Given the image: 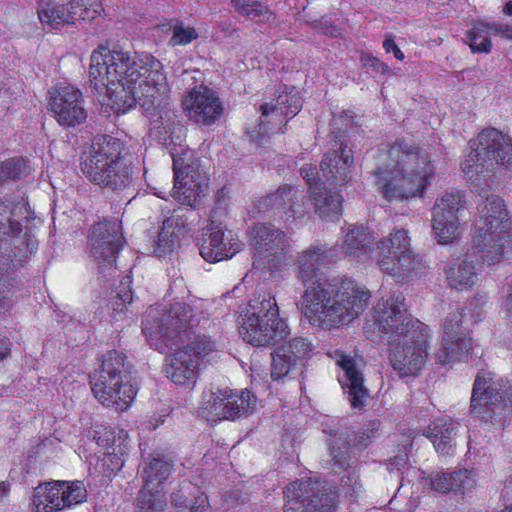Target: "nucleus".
<instances>
[{
  "instance_id": "nucleus-37",
  "label": "nucleus",
  "mask_w": 512,
  "mask_h": 512,
  "mask_svg": "<svg viewBox=\"0 0 512 512\" xmlns=\"http://www.w3.org/2000/svg\"><path fill=\"white\" fill-rule=\"evenodd\" d=\"M459 424L451 420H439L429 426L425 435L431 439L438 453L449 455L455 446L454 439L457 435Z\"/></svg>"
},
{
  "instance_id": "nucleus-16",
  "label": "nucleus",
  "mask_w": 512,
  "mask_h": 512,
  "mask_svg": "<svg viewBox=\"0 0 512 512\" xmlns=\"http://www.w3.org/2000/svg\"><path fill=\"white\" fill-rule=\"evenodd\" d=\"M284 512H332L331 499L317 481H295L284 490Z\"/></svg>"
},
{
  "instance_id": "nucleus-24",
  "label": "nucleus",
  "mask_w": 512,
  "mask_h": 512,
  "mask_svg": "<svg viewBox=\"0 0 512 512\" xmlns=\"http://www.w3.org/2000/svg\"><path fill=\"white\" fill-rule=\"evenodd\" d=\"M250 237L259 253L274 256L279 263L285 260L290 250V243L285 234L272 225L258 224L252 227Z\"/></svg>"
},
{
  "instance_id": "nucleus-52",
  "label": "nucleus",
  "mask_w": 512,
  "mask_h": 512,
  "mask_svg": "<svg viewBox=\"0 0 512 512\" xmlns=\"http://www.w3.org/2000/svg\"><path fill=\"white\" fill-rule=\"evenodd\" d=\"M300 174L302 178L307 182L309 186L310 193L316 187H323L324 183L321 180H316V176L318 175L317 169L312 165H304L300 169Z\"/></svg>"
},
{
  "instance_id": "nucleus-11",
  "label": "nucleus",
  "mask_w": 512,
  "mask_h": 512,
  "mask_svg": "<svg viewBox=\"0 0 512 512\" xmlns=\"http://www.w3.org/2000/svg\"><path fill=\"white\" fill-rule=\"evenodd\" d=\"M372 321L387 340L394 335H403L412 329H420L426 325L408 313L405 297L402 294H394L384 299L381 298L372 311Z\"/></svg>"
},
{
  "instance_id": "nucleus-63",
  "label": "nucleus",
  "mask_w": 512,
  "mask_h": 512,
  "mask_svg": "<svg viewBox=\"0 0 512 512\" xmlns=\"http://www.w3.org/2000/svg\"><path fill=\"white\" fill-rule=\"evenodd\" d=\"M7 290V281L4 273L0 271V299L5 297V293Z\"/></svg>"
},
{
  "instance_id": "nucleus-17",
  "label": "nucleus",
  "mask_w": 512,
  "mask_h": 512,
  "mask_svg": "<svg viewBox=\"0 0 512 512\" xmlns=\"http://www.w3.org/2000/svg\"><path fill=\"white\" fill-rule=\"evenodd\" d=\"M303 194L296 187L284 184L273 193L262 197L257 207L260 212L269 213L273 218L293 223L302 219L306 214Z\"/></svg>"
},
{
  "instance_id": "nucleus-62",
  "label": "nucleus",
  "mask_w": 512,
  "mask_h": 512,
  "mask_svg": "<svg viewBox=\"0 0 512 512\" xmlns=\"http://www.w3.org/2000/svg\"><path fill=\"white\" fill-rule=\"evenodd\" d=\"M362 490V484L360 483V481L358 480V484H352L350 486V488L347 490V493H350V496L351 497H357V495L361 492Z\"/></svg>"
},
{
  "instance_id": "nucleus-5",
  "label": "nucleus",
  "mask_w": 512,
  "mask_h": 512,
  "mask_svg": "<svg viewBox=\"0 0 512 512\" xmlns=\"http://www.w3.org/2000/svg\"><path fill=\"white\" fill-rule=\"evenodd\" d=\"M124 144L110 135L96 136L81 156L80 169L93 184L111 191L128 188L133 181V167L123 154Z\"/></svg>"
},
{
  "instance_id": "nucleus-40",
  "label": "nucleus",
  "mask_w": 512,
  "mask_h": 512,
  "mask_svg": "<svg viewBox=\"0 0 512 512\" xmlns=\"http://www.w3.org/2000/svg\"><path fill=\"white\" fill-rule=\"evenodd\" d=\"M268 319L269 321L282 320L274 297H258L250 301L249 305L240 314L239 318Z\"/></svg>"
},
{
  "instance_id": "nucleus-39",
  "label": "nucleus",
  "mask_w": 512,
  "mask_h": 512,
  "mask_svg": "<svg viewBox=\"0 0 512 512\" xmlns=\"http://www.w3.org/2000/svg\"><path fill=\"white\" fill-rule=\"evenodd\" d=\"M232 7L242 16L259 23H276V15L256 0H231Z\"/></svg>"
},
{
  "instance_id": "nucleus-45",
  "label": "nucleus",
  "mask_w": 512,
  "mask_h": 512,
  "mask_svg": "<svg viewBox=\"0 0 512 512\" xmlns=\"http://www.w3.org/2000/svg\"><path fill=\"white\" fill-rule=\"evenodd\" d=\"M55 485L61 487L62 510L86 501L87 491L82 482L55 481Z\"/></svg>"
},
{
  "instance_id": "nucleus-41",
  "label": "nucleus",
  "mask_w": 512,
  "mask_h": 512,
  "mask_svg": "<svg viewBox=\"0 0 512 512\" xmlns=\"http://www.w3.org/2000/svg\"><path fill=\"white\" fill-rule=\"evenodd\" d=\"M135 512H164L166 498L164 490L143 486L135 499Z\"/></svg>"
},
{
  "instance_id": "nucleus-31",
  "label": "nucleus",
  "mask_w": 512,
  "mask_h": 512,
  "mask_svg": "<svg viewBox=\"0 0 512 512\" xmlns=\"http://www.w3.org/2000/svg\"><path fill=\"white\" fill-rule=\"evenodd\" d=\"M381 270L391 275L396 281H403L416 270L419 262L410 247L400 250L394 255H386L378 259Z\"/></svg>"
},
{
  "instance_id": "nucleus-49",
  "label": "nucleus",
  "mask_w": 512,
  "mask_h": 512,
  "mask_svg": "<svg viewBox=\"0 0 512 512\" xmlns=\"http://www.w3.org/2000/svg\"><path fill=\"white\" fill-rule=\"evenodd\" d=\"M132 279L129 275H126L120 281L119 286L117 287V295H116V307L114 310L123 311V308L126 304H130L133 300V293L131 289Z\"/></svg>"
},
{
  "instance_id": "nucleus-61",
  "label": "nucleus",
  "mask_w": 512,
  "mask_h": 512,
  "mask_svg": "<svg viewBox=\"0 0 512 512\" xmlns=\"http://www.w3.org/2000/svg\"><path fill=\"white\" fill-rule=\"evenodd\" d=\"M10 484L8 482H0V501H3L9 494Z\"/></svg>"
},
{
  "instance_id": "nucleus-8",
  "label": "nucleus",
  "mask_w": 512,
  "mask_h": 512,
  "mask_svg": "<svg viewBox=\"0 0 512 512\" xmlns=\"http://www.w3.org/2000/svg\"><path fill=\"white\" fill-rule=\"evenodd\" d=\"M471 412L485 422L504 425L512 411V387L490 373H479L475 379Z\"/></svg>"
},
{
  "instance_id": "nucleus-27",
  "label": "nucleus",
  "mask_w": 512,
  "mask_h": 512,
  "mask_svg": "<svg viewBox=\"0 0 512 512\" xmlns=\"http://www.w3.org/2000/svg\"><path fill=\"white\" fill-rule=\"evenodd\" d=\"M302 98L295 88L280 93L274 104H262L260 106L261 119L259 123V133H266V123L263 118L272 117L274 122L281 123L284 117L293 118L296 116L302 108Z\"/></svg>"
},
{
  "instance_id": "nucleus-33",
  "label": "nucleus",
  "mask_w": 512,
  "mask_h": 512,
  "mask_svg": "<svg viewBox=\"0 0 512 512\" xmlns=\"http://www.w3.org/2000/svg\"><path fill=\"white\" fill-rule=\"evenodd\" d=\"M38 18L44 29L49 31L60 29L66 24L74 23V14L69 8L62 4L41 0L38 6Z\"/></svg>"
},
{
  "instance_id": "nucleus-14",
  "label": "nucleus",
  "mask_w": 512,
  "mask_h": 512,
  "mask_svg": "<svg viewBox=\"0 0 512 512\" xmlns=\"http://www.w3.org/2000/svg\"><path fill=\"white\" fill-rule=\"evenodd\" d=\"M466 207L463 192L445 191L433 206L432 229L441 244L453 242L459 235L458 213Z\"/></svg>"
},
{
  "instance_id": "nucleus-59",
  "label": "nucleus",
  "mask_w": 512,
  "mask_h": 512,
  "mask_svg": "<svg viewBox=\"0 0 512 512\" xmlns=\"http://www.w3.org/2000/svg\"><path fill=\"white\" fill-rule=\"evenodd\" d=\"M380 427V423L378 421H372L368 423L363 430H366L367 439H371L375 437Z\"/></svg>"
},
{
  "instance_id": "nucleus-19",
  "label": "nucleus",
  "mask_w": 512,
  "mask_h": 512,
  "mask_svg": "<svg viewBox=\"0 0 512 512\" xmlns=\"http://www.w3.org/2000/svg\"><path fill=\"white\" fill-rule=\"evenodd\" d=\"M511 233L505 230H478L470 249L466 252L478 266L494 265L504 257V249L511 242Z\"/></svg>"
},
{
  "instance_id": "nucleus-2",
  "label": "nucleus",
  "mask_w": 512,
  "mask_h": 512,
  "mask_svg": "<svg viewBox=\"0 0 512 512\" xmlns=\"http://www.w3.org/2000/svg\"><path fill=\"white\" fill-rule=\"evenodd\" d=\"M338 249L314 244L299 252L294 262L297 280L305 286L299 302L310 324L324 329L338 328L357 318L366 308L370 292L352 281H321L320 271L337 262Z\"/></svg>"
},
{
  "instance_id": "nucleus-57",
  "label": "nucleus",
  "mask_w": 512,
  "mask_h": 512,
  "mask_svg": "<svg viewBox=\"0 0 512 512\" xmlns=\"http://www.w3.org/2000/svg\"><path fill=\"white\" fill-rule=\"evenodd\" d=\"M383 47L387 53L393 52L395 58L398 60L404 59L403 52L399 49V47L394 42L392 36L386 37V39L383 42Z\"/></svg>"
},
{
  "instance_id": "nucleus-23",
  "label": "nucleus",
  "mask_w": 512,
  "mask_h": 512,
  "mask_svg": "<svg viewBox=\"0 0 512 512\" xmlns=\"http://www.w3.org/2000/svg\"><path fill=\"white\" fill-rule=\"evenodd\" d=\"M311 351L310 344L305 338L296 337L282 344L271 354V376L278 380L299 371L304 359Z\"/></svg>"
},
{
  "instance_id": "nucleus-10",
  "label": "nucleus",
  "mask_w": 512,
  "mask_h": 512,
  "mask_svg": "<svg viewBox=\"0 0 512 512\" xmlns=\"http://www.w3.org/2000/svg\"><path fill=\"white\" fill-rule=\"evenodd\" d=\"M256 404V396L249 391L234 393L230 389H219L203 396L200 413L211 421L235 420L253 413Z\"/></svg>"
},
{
  "instance_id": "nucleus-47",
  "label": "nucleus",
  "mask_w": 512,
  "mask_h": 512,
  "mask_svg": "<svg viewBox=\"0 0 512 512\" xmlns=\"http://www.w3.org/2000/svg\"><path fill=\"white\" fill-rule=\"evenodd\" d=\"M410 247V238L404 229L395 230L388 237L383 238L378 243L379 258L386 255H394Z\"/></svg>"
},
{
  "instance_id": "nucleus-26",
  "label": "nucleus",
  "mask_w": 512,
  "mask_h": 512,
  "mask_svg": "<svg viewBox=\"0 0 512 512\" xmlns=\"http://www.w3.org/2000/svg\"><path fill=\"white\" fill-rule=\"evenodd\" d=\"M337 363L344 371L340 382L344 392L348 395L351 407L362 409L369 398V391L364 385L363 374L356 367L355 360L350 356L341 355Z\"/></svg>"
},
{
  "instance_id": "nucleus-34",
  "label": "nucleus",
  "mask_w": 512,
  "mask_h": 512,
  "mask_svg": "<svg viewBox=\"0 0 512 512\" xmlns=\"http://www.w3.org/2000/svg\"><path fill=\"white\" fill-rule=\"evenodd\" d=\"M429 480L431 488L441 493L470 489L475 482L472 472L466 469L454 472H436L429 476Z\"/></svg>"
},
{
  "instance_id": "nucleus-15",
  "label": "nucleus",
  "mask_w": 512,
  "mask_h": 512,
  "mask_svg": "<svg viewBox=\"0 0 512 512\" xmlns=\"http://www.w3.org/2000/svg\"><path fill=\"white\" fill-rule=\"evenodd\" d=\"M91 254L104 270L113 269L117 255L124 244L121 224L118 220H104L93 225L90 233Z\"/></svg>"
},
{
  "instance_id": "nucleus-13",
  "label": "nucleus",
  "mask_w": 512,
  "mask_h": 512,
  "mask_svg": "<svg viewBox=\"0 0 512 512\" xmlns=\"http://www.w3.org/2000/svg\"><path fill=\"white\" fill-rule=\"evenodd\" d=\"M226 216L224 203L218 201L210 213L208 237L203 240L200 254L208 262H219L231 258L239 249L240 244L231 230H227L222 218Z\"/></svg>"
},
{
  "instance_id": "nucleus-36",
  "label": "nucleus",
  "mask_w": 512,
  "mask_h": 512,
  "mask_svg": "<svg viewBox=\"0 0 512 512\" xmlns=\"http://www.w3.org/2000/svg\"><path fill=\"white\" fill-rule=\"evenodd\" d=\"M174 461L172 458L156 453L143 469L144 485L153 489H164V482L170 476Z\"/></svg>"
},
{
  "instance_id": "nucleus-7",
  "label": "nucleus",
  "mask_w": 512,
  "mask_h": 512,
  "mask_svg": "<svg viewBox=\"0 0 512 512\" xmlns=\"http://www.w3.org/2000/svg\"><path fill=\"white\" fill-rule=\"evenodd\" d=\"M119 351L111 350L102 356L98 370L90 374L95 398L117 412L125 411L133 402L136 390L130 383L131 365Z\"/></svg>"
},
{
  "instance_id": "nucleus-21",
  "label": "nucleus",
  "mask_w": 512,
  "mask_h": 512,
  "mask_svg": "<svg viewBox=\"0 0 512 512\" xmlns=\"http://www.w3.org/2000/svg\"><path fill=\"white\" fill-rule=\"evenodd\" d=\"M239 334L253 346H268L283 340L288 334L284 320L269 321L258 318H239Z\"/></svg>"
},
{
  "instance_id": "nucleus-38",
  "label": "nucleus",
  "mask_w": 512,
  "mask_h": 512,
  "mask_svg": "<svg viewBox=\"0 0 512 512\" xmlns=\"http://www.w3.org/2000/svg\"><path fill=\"white\" fill-rule=\"evenodd\" d=\"M34 506L37 512L61 511V487L55 481L40 483L34 488Z\"/></svg>"
},
{
  "instance_id": "nucleus-53",
  "label": "nucleus",
  "mask_w": 512,
  "mask_h": 512,
  "mask_svg": "<svg viewBox=\"0 0 512 512\" xmlns=\"http://www.w3.org/2000/svg\"><path fill=\"white\" fill-rule=\"evenodd\" d=\"M360 60L364 67L371 68L375 72H381L382 74H385L389 71L388 65L381 62L373 55L362 54Z\"/></svg>"
},
{
  "instance_id": "nucleus-32",
  "label": "nucleus",
  "mask_w": 512,
  "mask_h": 512,
  "mask_svg": "<svg viewBox=\"0 0 512 512\" xmlns=\"http://www.w3.org/2000/svg\"><path fill=\"white\" fill-rule=\"evenodd\" d=\"M315 212L322 220L336 221L342 213V196L323 187H316L310 193Z\"/></svg>"
},
{
  "instance_id": "nucleus-3",
  "label": "nucleus",
  "mask_w": 512,
  "mask_h": 512,
  "mask_svg": "<svg viewBox=\"0 0 512 512\" xmlns=\"http://www.w3.org/2000/svg\"><path fill=\"white\" fill-rule=\"evenodd\" d=\"M197 320L190 305L177 302L154 318L143 323V332L155 349L175 350L166 368L167 376L178 385L196 382L200 358L214 350L215 344L205 335H196L192 328Z\"/></svg>"
},
{
  "instance_id": "nucleus-30",
  "label": "nucleus",
  "mask_w": 512,
  "mask_h": 512,
  "mask_svg": "<svg viewBox=\"0 0 512 512\" xmlns=\"http://www.w3.org/2000/svg\"><path fill=\"white\" fill-rule=\"evenodd\" d=\"M479 268L467 253L457 258L446 270L449 286L458 291L472 288L477 282Z\"/></svg>"
},
{
  "instance_id": "nucleus-48",
  "label": "nucleus",
  "mask_w": 512,
  "mask_h": 512,
  "mask_svg": "<svg viewBox=\"0 0 512 512\" xmlns=\"http://www.w3.org/2000/svg\"><path fill=\"white\" fill-rule=\"evenodd\" d=\"M127 433L123 429H105L98 436V443L106 447L109 455H123L127 450L126 445Z\"/></svg>"
},
{
  "instance_id": "nucleus-64",
  "label": "nucleus",
  "mask_w": 512,
  "mask_h": 512,
  "mask_svg": "<svg viewBox=\"0 0 512 512\" xmlns=\"http://www.w3.org/2000/svg\"><path fill=\"white\" fill-rule=\"evenodd\" d=\"M9 348L7 342L0 338V361L7 357Z\"/></svg>"
},
{
  "instance_id": "nucleus-54",
  "label": "nucleus",
  "mask_w": 512,
  "mask_h": 512,
  "mask_svg": "<svg viewBox=\"0 0 512 512\" xmlns=\"http://www.w3.org/2000/svg\"><path fill=\"white\" fill-rule=\"evenodd\" d=\"M192 512H205L208 508V499L203 493H200L197 489L194 494H192L191 502H189V506Z\"/></svg>"
},
{
  "instance_id": "nucleus-55",
  "label": "nucleus",
  "mask_w": 512,
  "mask_h": 512,
  "mask_svg": "<svg viewBox=\"0 0 512 512\" xmlns=\"http://www.w3.org/2000/svg\"><path fill=\"white\" fill-rule=\"evenodd\" d=\"M408 463V456L406 453L396 455L394 458L389 459L387 462V469L390 472H400Z\"/></svg>"
},
{
  "instance_id": "nucleus-58",
  "label": "nucleus",
  "mask_w": 512,
  "mask_h": 512,
  "mask_svg": "<svg viewBox=\"0 0 512 512\" xmlns=\"http://www.w3.org/2000/svg\"><path fill=\"white\" fill-rule=\"evenodd\" d=\"M351 434V445L363 449L368 446V440L366 430H362L359 434L349 432Z\"/></svg>"
},
{
  "instance_id": "nucleus-46",
  "label": "nucleus",
  "mask_w": 512,
  "mask_h": 512,
  "mask_svg": "<svg viewBox=\"0 0 512 512\" xmlns=\"http://www.w3.org/2000/svg\"><path fill=\"white\" fill-rule=\"evenodd\" d=\"M28 160L23 157H13L0 163V186L7 181H16L28 175Z\"/></svg>"
},
{
  "instance_id": "nucleus-35",
  "label": "nucleus",
  "mask_w": 512,
  "mask_h": 512,
  "mask_svg": "<svg viewBox=\"0 0 512 512\" xmlns=\"http://www.w3.org/2000/svg\"><path fill=\"white\" fill-rule=\"evenodd\" d=\"M372 243V235L365 227L350 225L344 233L341 248L347 256L360 258L372 251Z\"/></svg>"
},
{
  "instance_id": "nucleus-50",
  "label": "nucleus",
  "mask_w": 512,
  "mask_h": 512,
  "mask_svg": "<svg viewBox=\"0 0 512 512\" xmlns=\"http://www.w3.org/2000/svg\"><path fill=\"white\" fill-rule=\"evenodd\" d=\"M197 490L191 482L181 484L171 494V502L177 507H188L191 502L192 494Z\"/></svg>"
},
{
  "instance_id": "nucleus-56",
  "label": "nucleus",
  "mask_w": 512,
  "mask_h": 512,
  "mask_svg": "<svg viewBox=\"0 0 512 512\" xmlns=\"http://www.w3.org/2000/svg\"><path fill=\"white\" fill-rule=\"evenodd\" d=\"M315 28H317L320 32L325 35L337 36L339 35V29L337 26L333 25L329 21L322 19L315 24Z\"/></svg>"
},
{
  "instance_id": "nucleus-51",
  "label": "nucleus",
  "mask_w": 512,
  "mask_h": 512,
  "mask_svg": "<svg viewBox=\"0 0 512 512\" xmlns=\"http://www.w3.org/2000/svg\"><path fill=\"white\" fill-rule=\"evenodd\" d=\"M198 38V33L194 28L175 25L173 35L169 40L171 46L187 45Z\"/></svg>"
},
{
  "instance_id": "nucleus-1",
  "label": "nucleus",
  "mask_w": 512,
  "mask_h": 512,
  "mask_svg": "<svg viewBox=\"0 0 512 512\" xmlns=\"http://www.w3.org/2000/svg\"><path fill=\"white\" fill-rule=\"evenodd\" d=\"M89 82L96 91L106 92L118 114L139 106L155 115L169 91L163 65L154 56L103 45L91 54Z\"/></svg>"
},
{
  "instance_id": "nucleus-9",
  "label": "nucleus",
  "mask_w": 512,
  "mask_h": 512,
  "mask_svg": "<svg viewBox=\"0 0 512 512\" xmlns=\"http://www.w3.org/2000/svg\"><path fill=\"white\" fill-rule=\"evenodd\" d=\"M428 326L387 340L391 365L401 377L416 375L427 358Z\"/></svg>"
},
{
  "instance_id": "nucleus-43",
  "label": "nucleus",
  "mask_w": 512,
  "mask_h": 512,
  "mask_svg": "<svg viewBox=\"0 0 512 512\" xmlns=\"http://www.w3.org/2000/svg\"><path fill=\"white\" fill-rule=\"evenodd\" d=\"M351 434L349 431L340 433L330 443V454L334 464L339 469H347L351 467Z\"/></svg>"
},
{
  "instance_id": "nucleus-28",
  "label": "nucleus",
  "mask_w": 512,
  "mask_h": 512,
  "mask_svg": "<svg viewBox=\"0 0 512 512\" xmlns=\"http://www.w3.org/2000/svg\"><path fill=\"white\" fill-rule=\"evenodd\" d=\"M499 35L512 40V25L500 22L475 21L467 33L468 44L473 53H489L492 49L490 36Z\"/></svg>"
},
{
  "instance_id": "nucleus-60",
  "label": "nucleus",
  "mask_w": 512,
  "mask_h": 512,
  "mask_svg": "<svg viewBox=\"0 0 512 512\" xmlns=\"http://www.w3.org/2000/svg\"><path fill=\"white\" fill-rule=\"evenodd\" d=\"M341 482L342 486L348 490L353 483L358 484V474L352 471L346 477H343Z\"/></svg>"
},
{
  "instance_id": "nucleus-20",
  "label": "nucleus",
  "mask_w": 512,
  "mask_h": 512,
  "mask_svg": "<svg viewBox=\"0 0 512 512\" xmlns=\"http://www.w3.org/2000/svg\"><path fill=\"white\" fill-rule=\"evenodd\" d=\"M188 117L196 124L208 126L223 113V106L214 91L200 86L192 89L183 100Z\"/></svg>"
},
{
  "instance_id": "nucleus-29",
  "label": "nucleus",
  "mask_w": 512,
  "mask_h": 512,
  "mask_svg": "<svg viewBox=\"0 0 512 512\" xmlns=\"http://www.w3.org/2000/svg\"><path fill=\"white\" fill-rule=\"evenodd\" d=\"M479 212L484 221L480 230H505L511 233V221L503 200L496 195H487L479 204Z\"/></svg>"
},
{
  "instance_id": "nucleus-12",
  "label": "nucleus",
  "mask_w": 512,
  "mask_h": 512,
  "mask_svg": "<svg viewBox=\"0 0 512 512\" xmlns=\"http://www.w3.org/2000/svg\"><path fill=\"white\" fill-rule=\"evenodd\" d=\"M174 197L183 204L193 206L208 189V178L192 160L189 150L172 153Z\"/></svg>"
},
{
  "instance_id": "nucleus-44",
  "label": "nucleus",
  "mask_w": 512,
  "mask_h": 512,
  "mask_svg": "<svg viewBox=\"0 0 512 512\" xmlns=\"http://www.w3.org/2000/svg\"><path fill=\"white\" fill-rule=\"evenodd\" d=\"M452 348L459 350L460 355L458 357L452 356L450 349H445L443 346L436 355V361L440 365H447L458 361H463L468 358L472 350V338L466 335H458L453 339Z\"/></svg>"
},
{
  "instance_id": "nucleus-18",
  "label": "nucleus",
  "mask_w": 512,
  "mask_h": 512,
  "mask_svg": "<svg viewBox=\"0 0 512 512\" xmlns=\"http://www.w3.org/2000/svg\"><path fill=\"white\" fill-rule=\"evenodd\" d=\"M49 108L57 122L64 127H75L85 122L87 111L80 90L67 85L50 92Z\"/></svg>"
},
{
  "instance_id": "nucleus-6",
  "label": "nucleus",
  "mask_w": 512,
  "mask_h": 512,
  "mask_svg": "<svg viewBox=\"0 0 512 512\" xmlns=\"http://www.w3.org/2000/svg\"><path fill=\"white\" fill-rule=\"evenodd\" d=\"M470 147L461 168L476 190L490 187L497 166H512V139L495 128L482 130L476 139L470 140Z\"/></svg>"
},
{
  "instance_id": "nucleus-25",
  "label": "nucleus",
  "mask_w": 512,
  "mask_h": 512,
  "mask_svg": "<svg viewBox=\"0 0 512 512\" xmlns=\"http://www.w3.org/2000/svg\"><path fill=\"white\" fill-rule=\"evenodd\" d=\"M187 212H192V210L180 207L174 209L171 215L164 219L153 249V253L156 256L161 257L175 249L179 242L180 234L188 228Z\"/></svg>"
},
{
  "instance_id": "nucleus-4",
  "label": "nucleus",
  "mask_w": 512,
  "mask_h": 512,
  "mask_svg": "<svg viewBox=\"0 0 512 512\" xmlns=\"http://www.w3.org/2000/svg\"><path fill=\"white\" fill-rule=\"evenodd\" d=\"M379 159H389V163L373 173L379 190L388 201L421 195L435 173L429 154L404 140L394 142L387 152L379 154Z\"/></svg>"
},
{
  "instance_id": "nucleus-22",
  "label": "nucleus",
  "mask_w": 512,
  "mask_h": 512,
  "mask_svg": "<svg viewBox=\"0 0 512 512\" xmlns=\"http://www.w3.org/2000/svg\"><path fill=\"white\" fill-rule=\"evenodd\" d=\"M354 159L352 150L344 140H334L331 149L320 163L322 176L331 185H344L352 179Z\"/></svg>"
},
{
  "instance_id": "nucleus-42",
  "label": "nucleus",
  "mask_w": 512,
  "mask_h": 512,
  "mask_svg": "<svg viewBox=\"0 0 512 512\" xmlns=\"http://www.w3.org/2000/svg\"><path fill=\"white\" fill-rule=\"evenodd\" d=\"M462 309L456 307L448 313L447 317L443 322V347L450 349V353L454 357L460 355L459 350L452 348L453 338L458 335H466L464 328L462 327Z\"/></svg>"
}]
</instances>
